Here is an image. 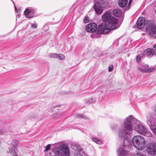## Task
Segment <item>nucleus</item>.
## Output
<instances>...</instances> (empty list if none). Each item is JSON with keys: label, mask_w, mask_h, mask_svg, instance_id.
Listing matches in <instances>:
<instances>
[{"label": "nucleus", "mask_w": 156, "mask_h": 156, "mask_svg": "<svg viewBox=\"0 0 156 156\" xmlns=\"http://www.w3.org/2000/svg\"><path fill=\"white\" fill-rule=\"evenodd\" d=\"M76 117L77 118H81L83 119H85V117L84 116H83V115H80V114H76Z\"/></svg>", "instance_id": "c85d7f7f"}, {"label": "nucleus", "mask_w": 156, "mask_h": 156, "mask_svg": "<svg viewBox=\"0 0 156 156\" xmlns=\"http://www.w3.org/2000/svg\"><path fill=\"white\" fill-rule=\"evenodd\" d=\"M57 58L60 60H63L65 59V56L62 54H57Z\"/></svg>", "instance_id": "4be33fe9"}, {"label": "nucleus", "mask_w": 156, "mask_h": 156, "mask_svg": "<svg viewBox=\"0 0 156 156\" xmlns=\"http://www.w3.org/2000/svg\"><path fill=\"white\" fill-rule=\"evenodd\" d=\"M153 48L155 50H156V44H154Z\"/></svg>", "instance_id": "4c0bfd02"}, {"label": "nucleus", "mask_w": 156, "mask_h": 156, "mask_svg": "<svg viewBox=\"0 0 156 156\" xmlns=\"http://www.w3.org/2000/svg\"><path fill=\"white\" fill-rule=\"evenodd\" d=\"M97 29V26L96 23H93L87 25L86 30L88 32L90 33L95 31Z\"/></svg>", "instance_id": "9d476101"}, {"label": "nucleus", "mask_w": 156, "mask_h": 156, "mask_svg": "<svg viewBox=\"0 0 156 156\" xmlns=\"http://www.w3.org/2000/svg\"><path fill=\"white\" fill-rule=\"evenodd\" d=\"M155 52V50L153 49L148 48L145 50L143 53L144 56L146 55L147 57L151 58L153 56Z\"/></svg>", "instance_id": "f8f14e48"}, {"label": "nucleus", "mask_w": 156, "mask_h": 156, "mask_svg": "<svg viewBox=\"0 0 156 156\" xmlns=\"http://www.w3.org/2000/svg\"><path fill=\"white\" fill-rule=\"evenodd\" d=\"M126 148H123V147H120L117 151V153L119 156H125L127 153V151H126Z\"/></svg>", "instance_id": "ddd939ff"}, {"label": "nucleus", "mask_w": 156, "mask_h": 156, "mask_svg": "<svg viewBox=\"0 0 156 156\" xmlns=\"http://www.w3.org/2000/svg\"><path fill=\"white\" fill-rule=\"evenodd\" d=\"M128 2V0H119L118 4L120 7H124L127 4Z\"/></svg>", "instance_id": "2eb2a0df"}, {"label": "nucleus", "mask_w": 156, "mask_h": 156, "mask_svg": "<svg viewBox=\"0 0 156 156\" xmlns=\"http://www.w3.org/2000/svg\"><path fill=\"white\" fill-rule=\"evenodd\" d=\"M84 21L85 23H87L88 22V19H87V16H85L84 19Z\"/></svg>", "instance_id": "72a5a7b5"}, {"label": "nucleus", "mask_w": 156, "mask_h": 156, "mask_svg": "<svg viewBox=\"0 0 156 156\" xmlns=\"http://www.w3.org/2000/svg\"><path fill=\"white\" fill-rule=\"evenodd\" d=\"M92 140L94 142L98 144H100L101 143V140L95 138H93Z\"/></svg>", "instance_id": "5701e85b"}, {"label": "nucleus", "mask_w": 156, "mask_h": 156, "mask_svg": "<svg viewBox=\"0 0 156 156\" xmlns=\"http://www.w3.org/2000/svg\"><path fill=\"white\" fill-rule=\"evenodd\" d=\"M133 0H129V2L128 4V5L126 7V10L129 9L130 8V5L131 4Z\"/></svg>", "instance_id": "393cba45"}, {"label": "nucleus", "mask_w": 156, "mask_h": 156, "mask_svg": "<svg viewBox=\"0 0 156 156\" xmlns=\"http://www.w3.org/2000/svg\"><path fill=\"white\" fill-rule=\"evenodd\" d=\"M31 12V10L29 9H26L24 11V13L26 16H27V18H31L33 17V16H30L29 15Z\"/></svg>", "instance_id": "a211bd4d"}, {"label": "nucleus", "mask_w": 156, "mask_h": 156, "mask_svg": "<svg viewBox=\"0 0 156 156\" xmlns=\"http://www.w3.org/2000/svg\"><path fill=\"white\" fill-rule=\"evenodd\" d=\"M138 69L141 72L146 73V70L145 69H143L142 68L138 67Z\"/></svg>", "instance_id": "7c9ffc66"}, {"label": "nucleus", "mask_w": 156, "mask_h": 156, "mask_svg": "<svg viewBox=\"0 0 156 156\" xmlns=\"http://www.w3.org/2000/svg\"><path fill=\"white\" fill-rule=\"evenodd\" d=\"M117 127H118V125H115L113 126V127H112V128L113 129L115 130V129H116Z\"/></svg>", "instance_id": "c9c22d12"}, {"label": "nucleus", "mask_w": 156, "mask_h": 156, "mask_svg": "<svg viewBox=\"0 0 156 156\" xmlns=\"http://www.w3.org/2000/svg\"><path fill=\"white\" fill-rule=\"evenodd\" d=\"M119 27V26L111 25L106 23H102L98 25V31L100 33L105 34L108 33L111 30H115Z\"/></svg>", "instance_id": "20e7f679"}, {"label": "nucleus", "mask_w": 156, "mask_h": 156, "mask_svg": "<svg viewBox=\"0 0 156 156\" xmlns=\"http://www.w3.org/2000/svg\"><path fill=\"white\" fill-rule=\"evenodd\" d=\"M136 156H146V155L143 153V151H138L136 154Z\"/></svg>", "instance_id": "b1692460"}, {"label": "nucleus", "mask_w": 156, "mask_h": 156, "mask_svg": "<svg viewBox=\"0 0 156 156\" xmlns=\"http://www.w3.org/2000/svg\"><path fill=\"white\" fill-rule=\"evenodd\" d=\"M113 65H111L109 66L108 67V71L109 72H111L113 69Z\"/></svg>", "instance_id": "2f4dec72"}, {"label": "nucleus", "mask_w": 156, "mask_h": 156, "mask_svg": "<svg viewBox=\"0 0 156 156\" xmlns=\"http://www.w3.org/2000/svg\"><path fill=\"white\" fill-rule=\"evenodd\" d=\"M102 20L105 22L108 21L107 24L111 25L117 26L116 25L118 22V20L112 16L111 13L109 12H107L103 15Z\"/></svg>", "instance_id": "39448f33"}, {"label": "nucleus", "mask_w": 156, "mask_h": 156, "mask_svg": "<svg viewBox=\"0 0 156 156\" xmlns=\"http://www.w3.org/2000/svg\"><path fill=\"white\" fill-rule=\"evenodd\" d=\"M15 10L16 11L17 9V8L16 7V6H15Z\"/></svg>", "instance_id": "58836bf2"}, {"label": "nucleus", "mask_w": 156, "mask_h": 156, "mask_svg": "<svg viewBox=\"0 0 156 156\" xmlns=\"http://www.w3.org/2000/svg\"><path fill=\"white\" fill-rule=\"evenodd\" d=\"M137 119L130 115L125 120L123 125L119 129L118 134L119 137L124 139L123 146L124 148H127L130 144L128 139L129 136L133 131L132 124L136 123Z\"/></svg>", "instance_id": "f257e3e1"}, {"label": "nucleus", "mask_w": 156, "mask_h": 156, "mask_svg": "<svg viewBox=\"0 0 156 156\" xmlns=\"http://www.w3.org/2000/svg\"><path fill=\"white\" fill-rule=\"evenodd\" d=\"M146 29L151 36L153 37L156 34V26L154 21L152 20H148L146 22Z\"/></svg>", "instance_id": "423d86ee"}, {"label": "nucleus", "mask_w": 156, "mask_h": 156, "mask_svg": "<svg viewBox=\"0 0 156 156\" xmlns=\"http://www.w3.org/2000/svg\"><path fill=\"white\" fill-rule=\"evenodd\" d=\"M31 27L32 28L35 29L37 27V25L36 24H32L31 25Z\"/></svg>", "instance_id": "f704fd0d"}, {"label": "nucleus", "mask_w": 156, "mask_h": 156, "mask_svg": "<svg viewBox=\"0 0 156 156\" xmlns=\"http://www.w3.org/2000/svg\"><path fill=\"white\" fill-rule=\"evenodd\" d=\"M146 129L147 128H145L144 126L140 123L136 124L135 126V130L139 133L142 134L143 133H145Z\"/></svg>", "instance_id": "9b49d317"}, {"label": "nucleus", "mask_w": 156, "mask_h": 156, "mask_svg": "<svg viewBox=\"0 0 156 156\" xmlns=\"http://www.w3.org/2000/svg\"><path fill=\"white\" fill-rule=\"evenodd\" d=\"M154 69V68H147V69L146 70V72L150 73L153 71Z\"/></svg>", "instance_id": "a878e982"}, {"label": "nucleus", "mask_w": 156, "mask_h": 156, "mask_svg": "<svg viewBox=\"0 0 156 156\" xmlns=\"http://www.w3.org/2000/svg\"><path fill=\"white\" fill-rule=\"evenodd\" d=\"M9 151L13 156H18L16 154L15 150L12 148L10 147L9 148Z\"/></svg>", "instance_id": "6ab92c4d"}, {"label": "nucleus", "mask_w": 156, "mask_h": 156, "mask_svg": "<svg viewBox=\"0 0 156 156\" xmlns=\"http://www.w3.org/2000/svg\"><path fill=\"white\" fill-rule=\"evenodd\" d=\"M154 38H156V35L154 36Z\"/></svg>", "instance_id": "a19ab883"}, {"label": "nucleus", "mask_w": 156, "mask_h": 156, "mask_svg": "<svg viewBox=\"0 0 156 156\" xmlns=\"http://www.w3.org/2000/svg\"><path fill=\"white\" fill-rule=\"evenodd\" d=\"M75 155L76 156H84V154L81 148L75 151Z\"/></svg>", "instance_id": "f3484780"}, {"label": "nucleus", "mask_w": 156, "mask_h": 156, "mask_svg": "<svg viewBox=\"0 0 156 156\" xmlns=\"http://www.w3.org/2000/svg\"><path fill=\"white\" fill-rule=\"evenodd\" d=\"M12 145L13 146V147L14 148H16L18 145V143L16 141H13L12 143Z\"/></svg>", "instance_id": "c756f323"}, {"label": "nucleus", "mask_w": 156, "mask_h": 156, "mask_svg": "<svg viewBox=\"0 0 156 156\" xmlns=\"http://www.w3.org/2000/svg\"><path fill=\"white\" fill-rule=\"evenodd\" d=\"M147 122L148 125L149 126L151 127L153 125V121L152 119L151 118V115L148 114L147 116Z\"/></svg>", "instance_id": "dca6fc26"}, {"label": "nucleus", "mask_w": 156, "mask_h": 156, "mask_svg": "<svg viewBox=\"0 0 156 156\" xmlns=\"http://www.w3.org/2000/svg\"><path fill=\"white\" fill-rule=\"evenodd\" d=\"M94 9L96 13L98 15L101 14L103 12L102 5L99 2H96L94 6Z\"/></svg>", "instance_id": "1a4fd4ad"}, {"label": "nucleus", "mask_w": 156, "mask_h": 156, "mask_svg": "<svg viewBox=\"0 0 156 156\" xmlns=\"http://www.w3.org/2000/svg\"><path fill=\"white\" fill-rule=\"evenodd\" d=\"M147 152L150 155H154L156 154V144L151 143L147 145Z\"/></svg>", "instance_id": "0eeeda50"}, {"label": "nucleus", "mask_w": 156, "mask_h": 156, "mask_svg": "<svg viewBox=\"0 0 156 156\" xmlns=\"http://www.w3.org/2000/svg\"><path fill=\"white\" fill-rule=\"evenodd\" d=\"M132 142L133 146L138 149L142 150L145 147V140L141 136H135L133 137Z\"/></svg>", "instance_id": "7ed1b4c3"}, {"label": "nucleus", "mask_w": 156, "mask_h": 156, "mask_svg": "<svg viewBox=\"0 0 156 156\" xmlns=\"http://www.w3.org/2000/svg\"><path fill=\"white\" fill-rule=\"evenodd\" d=\"M57 54L55 53H51L49 54V57L51 58H56Z\"/></svg>", "instance_id": "bb28decb"}, {"label": "nucleus", "mask_w": 156, "mask_h": 156, "mask_svg": "<svg viewBox=\"0 0 156 156\" xmlns=\"http://www.w3.org/2000/svg\"><path fill=\"white\" fill-rule=\"evenodd\" d=\"M51 144H48L46 147L45 149L44 150V151H48L49 150L50 148Z\"/></svg>", "instance_id": "cd10ccee"}, {"label": "nucleus", "mask_w": 156, "mask_h": 156, "mask_svg": "<svg viewBox=\"0 0 156 156\" xmlns=\"http://www.w3.org/2000/svg\"><path fill=\"white\" fill-rule=\"evenodd\" d=\"M144 56V55H143V53H142V54H140L137 56L136 60L138 63H140V58L143 57Z\"/></svg>", "instance_id": "412c9836"}, {"label": "nucleus", "mask_w": 156, "mask_h": 156, "mask_svg": "<svg viewBox=\"0 0 156 156\" xmlns=\"http://www.w3.org/2000/svg\"><path fill=\"white\" fill-rule=\"evenodd\" d=\"M51 154V156H69L70 152L69 148L63 144L60 145L59 148L54 149Z\"/></svg>", "instance_id": "f03ea898"}, {"label": "nucleus", "mask_w": 156, "mask_h": 156, "mask_svg": "<svg viewBox=\"0 0 156 156\" xmlns=\"http://www.w3.org/2000/svg\"><path fill=\"white\" fill-rule=\"evenodd\" d=\"M152 131L154 134L156 135V127L155 128H154Z\"/></svg>", "instance_id": "e433bc0d"}, {"label": "nucleus", "mask_w": 156, "mask_h": 156, "mask_svg": "<svg viewBox=\"0 0 156 156\" xmlns=\"http://www.w3.org/2000/svg\"><path fill=\"white\" fill-rule=\"evenodd\" d=\"M145 20L144 17H140L139 18L136 23V25L133 26V28H137L139 29H141L143 28L145 25Z\"/></svg>", "instance_id": "6e6552de"}, {"label": "nucleus", "mask_w": 156, "mask_h": 156, "mask_svg": "<svg viewBox=\"0 0 156 156\" xmlns=\"http://www.w3.org/2000/svg\"><path fill=\"white\" fill-rule=\"evenodd\" d=\"M57 105H56V106H54V107L55 108V107H57Z\"/></svg>", "instance_id": "ea45409f"}, {"label": "nucleus", "mask_w": 156, "mask_h": 156, "mask_svg": "<svg viewBox=\"0 0 156 156\" xmlns=\"http://www.w3.org/2000/svg\"><path fill=\"white\" fill-rule=\"evenodd\" d=\"M149 66H148L147 65H146L144 66L143 67H142L143 69H145L146 70H147V68H148Z\"/></svg>", "instance_id": "473e14b6"}, {"label": "nucleus", "mask_w": 156, "mask_h": 156, "mask_svg": "<svg viewBox=\"0 0 156 156\" xmlns=\"http://www.w3.org/2000/svg\"><path fill=\"white\" fill-rule=\"evenodd\" d=\"M146 131L145 132V133H143L142 135H144L147 137H150L151 136V133L147 130V128L146 129V131Z\"/></svg>", "instance_id": "aec40b11"}, {"label": "nucleus", "mask_w": 156, "mask_h": 156, "mask_svg": "<svg viewBox=\"0 0 156 156\" xmlns=\"http://www.w3.org/2000/svg\"><path fill=\"white\" fill-rule=\"evenodd\" d=\"M112 13L114 16L119 17L122 15V11L120 9H115L113 10Z\"/></svg>", "instance_id": "4468645a"}]
</instances>
